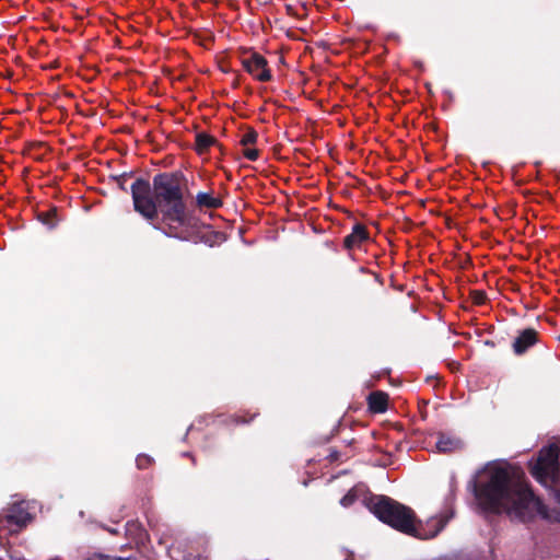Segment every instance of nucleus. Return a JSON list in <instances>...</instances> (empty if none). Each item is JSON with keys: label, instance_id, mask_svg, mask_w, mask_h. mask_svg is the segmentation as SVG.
<instances>
[{"label": "nucleus", "instance_id": "obj_1", "mask_svg": "<svg viewBox=\"0 0 560 560\" xmlns=\"http://www.w3.org/2000/svg\"><path fill=\"white\" fill-rule=\"evenodd\" d=\"M135 209L147 220L161 214L166 233L187 240L194 229V218L186 209L180 176L161 174L153 179V195L148 182L137 180L131 186Z\"/></svg>", "mask_w": 560, "mask_h": 560}, {"label": "nucleus", "instance_id": "obj_2", "mask_svg": "<svg viewBox=\"0 0 560 560\" xmlns=\"http://www.w3.org/2000/svg\"><path fill=\"white\" fill-rule=\"evenodd\" d=\"M489 481L480 489L478 499L488 511L505 512L512 517L528 521L541 516L560 522V510L549 511L527 487L524 474L513 467H491Z\"/></svg>", "mask_w": 560, "mask_h": 560}, {"label": "nucleus", "instance_id": "obj_3", "mask_svg": "<svg viewBox=\"0 0 560 560\" xmlns=\"http://www.w3.org/2000/svg\"><path fill=\"white\" fill-rule=\"evenodd\" d=\"M374 514L384 523L395 529L421 539L434 537L444 526L443 521H435L438 527L430 535L421 529V522L417 520L415 512L389 498L381 497L373 504Z\"/></svg>", "mask_w": 560, "mask_h": 560}, {"label": "nucleus", "instance_id": "obj_4", "mask_svg": "<svg viewBox=\"0 0 560 560\" xmlns=\"http://www.w3.org/2000/svg\"><path fill=\"white\" fill-rule=\"evenodd\" d=\"M532 475L550 488L560 503V445H549L540 450L532 466Z\"/></svg>", "mask_w": 560, "mask_h": 560}, {"label": "nucleus", "instance_id": "obj_5", "mask_svg": "<svg viewBox=\"0 0 560 560\" xmlns=\"http://www.w3.org/2000/svg\"><path fill=\"white\" fill-rule=\"evenodd\" d=\"M242 65L245 70L259 81H268L270 71L265 58L258 54H248L242 57Z\"/></svg>", "mask_w": 560, "mask_h": 560}, {"label": "nucleus", "instance_id": "obj_6", "mask_svg": "<svg viewBox=\"0 0 560 560\" xmlns=\"http://www.w3.org/2000/svg\"><path fill=\"white\" fill-rule=\"evenodd\" d=\"M5 521L9 525H14L18 528H22L31 521V515L27 512L25 504L20 503L10 511V513L5 516Z\"/></svg>", "mask_w": 560, "mask_h": 560}, {"label": "nucleus", "instance_id": "obj_7", "mask_svg": "<svg viewBox=\"0 0 560 560\" xmlns=\"http://www.w3.org/2000/svg\"><path fill=\"white\" fill-rule=\"evenodd\" d=\"M537 342V331L532 328L523 330L513 343L515 353L522 354L527 348Z\"/></svg>", "mask_w": 560, "mask_h": 560}, {"label": "nucleus", "instance_id": "obj_8", "mask_svg": "<svg viewBox=\"0 0 560 560\" xmlns=\"http://www.w3.org/2000/svg\"><path fill=\"white\" fill-rule=\"evenodd\" d=\"M369 238V233L366 228L362 224H357L353 228L351 234L345 237L343 245L347 249L351 250L353 248L360 247L361 244Z\"/></svg>", "mask_w": 560, "mask_h": 560}, {"label": "nucleus", "instance_id": "obj_9", "mask_svg": "<svg viewBox=\"0 0 560 560\" xmlns=\"http://www.w3.org/2000/svg\"><path fill=\"white\" fill-rule=\"evenodd\" d=\"M463 442L458 438L440 433L436 441V448L442 453H452L460 450Z\"/></svg>", "mask_w": 560, "mask_h": 560}, {"label": "nucleus", "instance_id": "obj_10", "mask_svg": "<svg viewBox=\"0 0 560 560\" xmlns=\"http://www.w3.org/2000/svg\"><path fill=\"white\" fill-rule=\"evenodd\" d=\"M368 404L372 412H385L388 406V395L381 390L372 392L368 396Z\"/></svg>", "mask_w": 560, "mask_h": 560}, {"label": "nucleus", "instance_id": "obj_11", "mask_svg": "<svg viewBox=\"0 0 560 560\" xmlns=\"http://www.w3.org/2000/svg\"><path fill=\"white\" fill-rule=\"evenodd\" d=\"M196 202L197 206L201 209H217L222 206L221 199L211 192L197 194Z\"/></svg>", "mask_w": 560, "mask_h": 560}, {"label": "nucleus", "instance_id": "obj_12", "mask_svg": "<svg viewBox=\"0 0 560 560\" xmlns=\"http://www.w3.org/2000/svg\"><path fill=\"white\" fill-rule=\"evenodd\" d=\"M214 143V138L207 133H198L196 136L195 148L198 154L206 153L210 147Z\"/></svg>", "mask_w": 560, "mask_h": 560}, {"label": "nucleus", "instance_id": "obj_13", "mask_svg": "<svg viewBox=\"0 0 560 560\" xmlns=\"http://www.w3.org/2000/svg\"><path fill=\"white\" fill-rule=\"evenodd\" d=\"M242 153L249 161H255L258 158V151L253 145L242 147Z\"/></svg>", "mask_w": 560, "mask_h": 560}, {"label": "nucleus", "instance_id": "obj_14", "mask_svg": "<svg viewBox=\"0 0 560 560\" xmlns=\"http://www.w3.org/2000/svg\"><path fill=\"white\" fill-rule=\"evenodd\" d=\"M256 137L257 136L254 131L245 132L241 139V145L242 147L254 145V143L256 142Z\"/></svg>", "mask_w": 560, "mask_h": 560}, {"label": "nucleus", "instance_id": "obj_15", "mask_svg": "<svg viewBox=\"0 0 560 560\" xmlns=\"http://www.w3.org/2000/svg\"><path fill=\"white\" fill-rule=\"evenodd\" d=\"M486 294L482 291H474L471 292V300L475 304L481 305L486 302Z\"/></svg>", "mask_w": 560, "mask_h": 560}, {"label": "nucleus", "instance_id": "obj_16", "mask_svg": "<svg viewBox=\"0 0 560 560\" xmlns=\"http://www.w3.org/2000/svg\"><path fill=\"white\" fill-rule=\"evenodd\" d=\"M151 458L147 455H141L137 458V465L140 468H145L150 465Z\"/></svg>", "mask_w": 560, "mask_h": 560}, {"label": "nucleus", "instance_id": "obj_17", "mask_svg": "<svg viewBox=\"0 0 560 560\" xmlns=\"http://www.w3.org/2000/svg\"><path fill=\"white\" fill-rule=\"evenodd\" d=\"M285 10L289 15H299V11L294 10L291 4H285Z\"/></svg>", "mask_w": 560, "mask_h": 560}, {"label": "nucleus", "instance_id": "obj_18", "mask_svg": "<svg viewBox=\"0 0 560 560\" xmlns=\"http://www.w3.org/2000/svg\"><path fill=\"white\" fill-rule=\"evenodd\" d=\"M252 419H253V416L250 417V420H252ZM248 421H249V419H242V420H238V422H242V423H246V422H248Z\"/></svg>", "mask_w": 560, "mask_h": 560}, {"label": "nucleus", "instance_id": "obj_19", "mask_svg": "<svg viewBox=\"0 0 560 560\" xmlns=\"http://www.w3.org/2000/svg\"><path fill=\"white\" fill-rule=\"evenodd\" d=\"M287 35H288L289 37H295V35L293 34V32H291V31H288V32H287Z\"/></svg>", "mask_w": 560, "mask_h": 560}, {"label": "nucleus", "instance_id": "obj_20", "mask_svg": "<svg viewBox=\"0 0 560 560\" xmlns=\"http://www.w3.org/2000/svg\"><path fill=\"white\" fill-rule=\"evenodd\" d=\"M346 501H347V502H350V499H348V497H343V499H342V503H343V504H346Z\"/></svg>", "mask_w": 560, "mask_h": 560}, {"label": "nucleus", "instance_id": "obj_21", "mask_svg": "<svg viewBox=\"0 0 560 560\" xmlns=\"http://www.w3.org/2000/svg\"><path fill=\"white\" fill-rule=\"evenodd\" d=\"M346 501H347V502H350V499H348V497H343V499H342V503H343V504H346Z\"/></svg>", "mask_w": 560, "mask_h": 560}, {"label": "nucleus", "instance_id": "obj_22", "mask_svg": "<svg viewBox=\"0 0 560 560\" xmlns=\"http://www.w3.org/2000/svg\"><path fill=\"white\" fill-rule=\"evenodd\" d=\"M2 522V518L0 517V523Z\"/></svg>", "mask_w": 560, "mask_h": 560}]
</instances>
